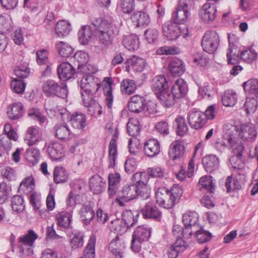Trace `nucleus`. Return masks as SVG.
<instances>
[{
  "label": "nucleus",
  "mask_w": 258,
  "mask_h": 258,
  "mask_svg": "<svg viewBox=\"0 0 258 258\" xmlns=\"http://www.w3.org/2000/svg\"><path fill=\"white\" fill-rule=\"evenodd\" d=\"M55 33L58 37L67 35L71 30L70 24L64 20L58 22L55 27Z\"/></svg>",
  "instance_id": "8fccbe9b"
},
{
  "label": "nucleus",
  "mask_w": 258,
  "mask_h": 258,
  "mask_svg": "<svg viewBox=\"0 0 258 258\" xmlns=\"http://www.w3.org/2000/svg\"><path fill=\"white\" fill-rule=\"evenodd\" d=\"M12 89L17 94L23 93L26 87V84L23 80L14 79L11 83Z\"/></svg>",
  "instance_id": "e2e57ef3"
},
{
  "label": "nucleus",
  "mask_w": 258,
  "mask_h": 258,
  "mask_svg": "<svg viewBox=\"0 0 258 258\" xmlns=\"http://www.w3.org/2000/svg\"><path fill=\"white\" fill-rule=\"evenodd\" d=\"M190 15L189 10L177 6L176 10L172 13V20L177 24L186 22Z\"/></svg>",
  "instance_id": "bb28decb"
},
{
  "label": "nucleus",
  "mask_w": 258,
  "mask_h": 258,
  "mask_svg": "<svg viewBox=\"0 0 258 258\" xmlns=\"http://www.w3.org/2000/svg\"><path fill=\"white\" fill-rule=\"evenodd\" d=\"M223 104L226 106H233L237 101V95L232 90L225 91L222 99Z\"/></svg>",
  "instance_id": "ea45409f"
},
{
  "label": "nucleus",
  "mask_w": 258,
  "mask_h": 258,
  "mask_svg": "<svg viewBox=\"0 0 258 258\" xmlns=\"http://www.w3.org/2000/svg\"><path fill=\"white\" fill-rule=\"evenodd\" d=\"M123 44L129 50H135L139 47V38L134 34L125 36L123 39Z\"/></svg>",
  "instance_id": "79ce46f5"
},
{
  "label": "nucleus",
  "mask_w": 258,
  "mask_h": 258,
  "mask_svg": "<svg viewBox=\"0 0 258 258\" xmlns=\"http://www.w3.org/2000/svg\"><path fill=\"white\" fill-rule=\"evenodd\" d=\"M91 24L100 43L105 47L111 44L113 37L118 33L117 28L108 20L101 17L93 18Z\"/></svg>",
  "instance_id": "7ed1b4c3"
},
{
  "label": "nucleus",
  "mask_w": 258,
  "mask_h": 258,
  "mask_svg": "<svg viewBox=\"0 0 258 258\" xmlns=\"http://www.w3.org/2000/svg\"><path fill=\"white\" fill-rule=\"evenodd\" d=\"M256 80H249L243 84L244 90L249 96L258 98V84Z\"/></svg>",
  "instance_id": "a18cd8bd"
},
{
  "label": "nucleus",
  "mask_w": 258,
  "mask_h": 258,
  "mask_svg": "<svg viewBox=\"0 0 258 258\" xmlns=\"http://www.w3.org/2000/svg\"><path fill=\"white\" fill-rule=\"evenodd\" d=\"M39 131L37 128L30 126L28 128L24 140L27 145L33 146L39 142Z\"/></svg>",
  "instance_id": "72a5a7b5"
},
{
  "label": "nucleus",
  "mask_w": 258,
  "mask_h": 258,
  "mask_svg": "<svg viewBox=\"0 0 258 258\" xmlns=\"http://www.w3.org/2000/svg\"><path fill=\"white\" fill-rule=\"evenodd\" d=\"M188 91L186 83L182 79H177L172 87L171 92L177 99L185 96Z\"/></svg>",
  "instance_id": "412c9836"
},
{
  "label": "nucleus",
  "mask_w": 258,
  "mask_h": 258,
  "mask_svg": "<svg viewBox=\"0 0 258 258\" xmlns=\"http://www.w3.org/2000/svg\"><path fill=\"white\" fill-rule=\"evenodd\" d=\"M83 244V235L80 232L75 233L71 239L70 244L74 249L82 247Z\"/></svg>",
  "instance_id": "338daca9"
},
{
  "label": "nucleus",
  "mask_w": 258,
  "mask_h": 258,
  "mask_svg": "<svg viewBox=\"0 0 258 258\" xmlns=\"http://www.w3.org/2000/svg\"><path fill=\"white\" fill-rule=\"evenodd\" d=\"M57 73L59 79L65 81L73 77L75 73V70L70 63L63 62L58 67Z\"/></svg>",
  "instance_id": "aec40b11"
},
{
  "label": "nucleus",
  "mask_w": 258,
  "mask_h": 258,
  "mask_svg": "<svg viewBox=\"0 0 258 258\" xmlns=\"http://www.w3.org/2000/svg\"><path fill=\"white\" fill-rule=\"evenodd\" d=\"M225 186L227 191L228 192L234 191L236 189H238L241 187L238 180L231 176H228L226 178L225 181Z\"/></svg>",
  "instance_id": "0e129e2a"
},
{
  "label": "nucleus",
  "mask_w": 258,
  "mask_h": 258,
  "mask_svg": "<svg viewBox=\"0 0 258 258\" xmlns=\"http://www.w3.org/2000/svg\"><path fill=\"white\" fill-rule=\"evenodd\" d=\"M168 69L174 76H180L185 71V66L183 62L180 59H174L168 64Z\"/></svg>",
  "instance_id": "473e14b6"
},
{
  "label": "nucleus",
  "mask_w": 258,
  "mask_h": 258,
  "mask_svg": "<svg viewBox=\"0 0 258 258\" xmlns=\"http://www.w3.org/2000/svg\"><path fill=\"white\" fill-rule=\"evenodd\" d=\"M12 207L13 211L19 213L22 212L24 208L23 198L20 196H14L11 200Z\"/></svg>",
  "instance_id": "13d9d810"
},
{
  "label": "nucleus",
  "mask_w": 258,
  "mask_h": 258,
  "mask_svg": "<svg viewBox=\"0 0 258 258\" xmlns=\"http://www.w3.org/2000/svg\"><path fill=\"white\" fill-rule=\"evenodd\" d=\"M126 127L127 133L130 136L134 137L139 134L140 127L138 120L130 119L127 123Z\"/></svg>",
  "instance_id": "4d7b16f0"
},
{
  "label": "nucleus",
  "mask_w": 258,
  "mask_h": 258,
  "mask_svg": "<svg viewBox=\"0 0 258 258\" xmlns=\"http://www.w3.org/2000/svg\"><path fill=\"white\" fill-rule=\"evenodd\" d=\"M80 215L83 223L88 225L94 217L95 213L90 206L83 205L80 210Z\"/></svg>",
  "instance_id": "e433bc0d"
},
{
  "label": "nucleus",
  "mask_w": 258,
  "mask_h": 258,
  "mask_svg": "<svg viewBox=\"0 0 258 258\" xmlns=\"http://www.w3.org/2000/svg\"><path fill=\"white\" fill-rule=\"evenodd\" d=\"M182 221L184 226H192L195 230L199 228L198 215L195 212H189L184 214L183 215Z\"/></svg>",
  "instance_id": "4c0bfd02"
},
{
  "label": "nucleus",
  "mask_w": 258,
  "mask_h": 258,
  "mask_svg": "<svg viewBox=\"0 0 258 258\" xmlns=\"http://www.w3.org/2000/svg\"><path fill=\"white\" fill-rule=\"evenodd\" d=\"M108 248L115 258H122L124 254L125 246L124 242L116 236L110 242Z\"/></svg>",
  "instance_id": "2eb2a0df"
},
{
  "label": "nucleus",
  "mask_w": 258,
  "mask_h": 258,
  "mask_svg": "<svg viewBox=\"0 0 258 258\" xmlns=\"http://www.w3.org/2000/svg\"><path fill=\"white\" fill-rule=\"evenodd\" d=\"M101 81L93 75H84L79 82L84 105L88 108L91 115L102 114L101 107L93 99V95L100 88Z\"/></svg>",
  "instance_id": "f03ea898"
},
{
  "label": "nucleus",
  "mask_w": 258,
  "mask_h": 258,
  "mask_svg": "<svg viewBox=\"0 0 258 258\" xmlns=\"http://www.w3.org/2000/svg\"><path fill=\"white\" fill-rule=\"evenodd\" d=\"M79 39L82 44H87L93 36V32L91 26H83L78 32Z\"/></svg>",
  "instance_id": "58836bf2"
},
{
  "label": "nucleus",
  "mask_w": 258,
  "mask_h": 258,
  "mask_svg": "<svg viewBox=\"0 0 258 258\" xmlns=\"http://www.w3.org/2000/svg\"><path fill=\"white\" fill-rule=\"evenodd\" d=\"M256 136L257 132L254 125L248 123L227 125L225 130L224 139L227 141L234 155L240 159L244 150V146L240 139L244 141L253 142Z\"/></svg>",
  "instance_id": "f257e3e1"
},
{
  "label": "nucleus",
  "mask_w": 258,
  "mask_h": 258,
  "mask_svg": "<svg viewBox=\"0 0 258 258\" xmlns=\"http://www.w3.org/2000/svg\"><path fill=\"white\" fill-rule=\"evenodd\" d=\"M69 179V174L66 169L61 166H57L53 171V181L56 184L66 182Z\"/></svg>",
  "instance_id": "c9c22d12"
},
{
  "label": "nucleus",
  "mask_w": 258,
  "mask_h": 258,
  "mask_svg": "<svg viewBox=\"0 0 258 258\" xmlns=\"http://www.w3.org/2000/svg\"><path fill=\"white\" fill-rule=\"evenodd\" d=\"M157 97L162 105L166 107L172 106L177 99L172 92H168V91H164L159 93L157 95Z\"/></svg>",
  "instance_id": "f704fd0d"
},
{
  "label": "nucleus",
  "mask_w": 258,
  "mask_h": 258,
  "mask_svg": "<svg viewBox=\"0 0 258 258\" xmlns=\"http://www.w3.org/2000/svg\"><path fill=\"white\" fill-rule=\"evenodd\" d=\"M25 158L32 165H36L38 162L40 158L39 150L34 148L27 149Z\"/></svg>",
  "instance_id": "603ef678"
},
{
  "label": "nucleus",
  "mask_w": 258,
  "mask_h": 258,
  "mask_svg": "<svg viewBox=\"0 0 258 258\" xmlns=\"http://www.w3.org/2000/svg\"><path fill=\"white\" fill-rule=\"evenodd\" d=\"M257 99L254 96L246 98L243 107L247 114H252L255 111L257 106Z\"/></svg>",
  "instance_id": "5fc2aeb1"
},
{
  "label": "nucleus",
  "mask_w": 258,
  "mask_h": 258,
  "mask_svg": "<svg viewBox=\"0 0 258 258\" xmlns=\"http://www.w3.org/2000/svg\"><path fill=\"white\" fill-rule=\"evenodd\" d=\"M220 42L219 37L215 31L207 32L203 36L202 46L204 51L211 53L218 48Z\"/></svg>",
  "instance_id": "9d476101"
},
{
  "label": "nucleus",
  "mask_w": 258,
  "mask_h": 258,
  "mask_svg": "<svg viewBox=\"0 0 258 258\" xmlns=\"http://www.w3.org/2000/svg\"><path fill=\"white\" fill-rule=\"evenodd\" d=\"M152 88L155 93L158 95L164 91H168L169 86L165 77L159 75L155 76L153 79Z\"/></svg>",
  "instance_id": "4be33fe9"
},
{
  "label": "nucleus",
  "mask_w": 258,
  "mask_h": 258,
  "mask_svg": "<svg viewBox=\"0 0 258 258\" xmlns=\"http://www.w3.org/2000/svg\"><path fill=\"white\" fill-rule=\"evenodd\" d=\"M118 131L116 128L111 139L109 145V168H113L115 164V161L117 155V144L116 140L118 137Z\"/></svg>",
  "instance_id": "6ab92c4d"
},
{
  "label": "nucleus",
  "mask_w": 258,
  "mask_h": 258,
  "mask_svg": "<svg viewBox=\"0 0 258 258\" xmlns=\"http://www.w3.org/2000/svg\"><path fill=\"white\" fill-rule=\"evenodd\" d=\"M187 120L191 127L196 130L201 128L206 123L204 113L198 110L189 111Z\"/></svg>",
  "instance_id": "9b49d317"
},
{
  "label": "nucleus",
  "mask_w": 258,
  "mask_h": 258,
  "mask_svg": "<svg viewBox=\"0 0 258 258\" xmlns=\"http://www.w3.org/2000/svg\"><path fill=\"white\" fill-rule=\"evenodd\" d=\"M36 61L39 65L45 64L48 62V52L47 50L42 49L37 51Z\"/></svg>",
  "instance_id": "774afa93"
},
{
  "label": "nucleus",
  "mask_w": 258,
  "mask_h": 258,
  "mask_svg": "<svg viewBox=\"0 0 258 258\" xmlns=\"http://www.w3.org/2000/svg\"><path fill=\"white\" fill-rule=\"evenodd\" d=\"M24 112V106L21 102L13 103L9 105L7 108V115L12 120L20 119L23 116Z\"/></svg>",
  "instance_id": "f3484780"
},
{
  "label": "nucleus",
  "mask_w": 258,
  "mask_h": 258,
  "mask_svg": "<svg viewBox=\"0 0 258 258\" xmlns=\"http://www.w3.org/2000/svg\"><path fill=\"white\" fill-rule=\"evenodd\" d=\"M109 227L111 231L119 235H122L125 233L128 229L123 221L119 219H115L112 220L110 222Z\"/></svg>",
  "instance_id": "a19ab883"
},
{
  "label": "nucleus",
  "mask_w": 258,
  "mask_h": 258,
  "mask_svg": "<svg viewBox=\"0 0 258 258\" xmlns=\"http://www.w3.org/2000/svg\"><path fill=\"white\" fill-rule=\"evenodd\" d=\"M125 70L129 72L132 69L135 72H142L146 67V61L141 57L133 55L125 62Z\"/></svg>",
  "instance_id": "4468645a"
},
{
  "label": "nucleus",
  "mask_w": 258,
  "mask_h": 258,
  "mask_svg": "<svg viewBox=\"0 0 258 258\" xmlns=\"http://www.w3.org/2000/svg\"><path fill=\"white\" fill-rule=\"evenodd\" d=\"M199 185L201 188H205L211 193L214 192L215 184L213 182L212 177L210 176L202 177L200 179Z\"/></svg>",
  "instance_id": "6e6d98bb"
},
{
  "label": "nucleus",
  "mask_w": 258,
  "mask_h": 258,
  "mask_svg": "<svg viewBox=\"0 0 258 258\" xmlns=\"http://www.w3.org/2000/svg\"><path fill=\"white\" fill-rule=\"evenodd\" d=\"M136 188L135 184H125L123 186L121 190L119 191L118 196L122 201L125 202H129L137 197Z\"/></svg>",
  "instance_id": "a211bd4d"
},
{
  "label": "nucleus",
  "mask_w": 258,
  "mask_h": 258,
  "mask_svg": "<svg viewBox=\"0 0 258 258\" xmlns=\"http://www.w3.org/2000/svg\"><path fill=\"white\" fill-rule=\"evenodd\" d=\"M42 88L44 93L48 96L55 95L64 99L68 94L67 87L65 83L57 82L53 80L44 81Z\"/></svg>",
  "instance_id": "39448f33"
},
{
  "label": "nucleus",
  "mask_w": 258,
  "mask_h": 258,
  "mask_svg": "<svg viewBox=\"0 0 258 258\" xmlns=\"http://www.w3.org/2000/svg\"><path fill=\"white\" fill-rule=\"evenodd\" d=\"M184 146L181 141H176L173 142L168 153L170 158L174 160L180 158L184 153Z\"/></svg>",
  "instance_id": "cd10ccee"
},
{
  "label": "nucleus",
  "mask_w": 258,
  "mask_h": 258,
  "mask_svg": "<svg viewBox=\"0 0 258 258\" xmlns=\"http://www.w3.org/2000/svg\"><path fill=\"white\" fill-rule=\"evenodd\" d=\"M151 234L150 228L144 225L139 226L134 231L131 240V248L137 253L139 252L142 246V244L149 239Z\"/></svg>",
  "instance_id": "0eeeda50"
},
{
  "label": "nucleus",
  "mask_w": 258,
  "mask_h": 258,
  "mask_svg": "<svg viewBox=\"0 0 258 258\" xmlns=\"http://www.w3.org/2000/svg\"><path fill=\"white\" fill-rule=\"evenodd\" d=\"M203 165L207 172L211 173L219 167V160L214 155H207L203 158Z\"/></svg>",
  "instance_id": "c85d7f7f"
},
{
  "label": "nucleus",
  "mask_w": 258,
  "mask_h": 258,
  "mask_svg": "<svg viewBox=\"0 0 258 258\" xmlns=\"http://www.w3.org/2000/svg\"><path fill=\"white\" fill-rule=\"evenodd\" d=\"M258 54L251 46L249 49L241 52L240 57L242 60L248 63H252L256 61Z\"/></svg>",
  "instance_id": "de8ad7c7"
},
{
  "label": "nucleus",
  "mask_w": 258,
  "mask_h": 258,
  "mask_svg": "<svg viewBox=\"0 0 258 258\" xmlns=\"http://www.w3.org/2000/svg\"><path fill=\"white\" fill-rule=\"evenodd\" d=\"M96 237L94 235L90 236L87 245L84 251L83 255L80 258H94L95 255Z\"/></svg>",
  "instance_id": "37998d69"
},
{
  "label": "nucleus",
  "mask_w": 258,
  "mask_h": 258,
  "mask_svg": "<svg viewBox=\"0 0 258 258\" xmlns=\"http://www.w3.org/2000/svg\"><path fill=\"white\" fill-rule=\"evenodd\" d=\"M73 213V209H69L58 213L56 216L58 225L64 229L69 228L72 221Z\"/></svg>",
  "instance_id": "5701e85b"
},
{
  "label": "nucleus",
  "mask_w": 258,
  "mask_h": 258,
  "mask_svg": "<svg viewBox=\"0 0 258 258\" xmlns=\"http://www.w3.org/2000/svg\"><path fill=\"white\" fill-rule=\"evenodd\" d=\"M147 183V182L135 184L137 196H141L144 199H147L150 196V191Z\"/></svg>",
  "instance_id": "69168bd1"
},
{
  "label": "nucleus",
  "mask_w": 258,
  "mask_h": 258,
  "mask_svg": "<svg viewBox=\"0 0 258 258\" xmlns=\"http://www.w3.org/2000/svg\"><path fill=\"white\" fill-rule=\"evenodd\" d=\"M142 214L145 219H152L159 221L162 218V213L153 203L149 202L141 210Z\"/></svg>",
  "instance_id": "ddd939ff"
},
{
  "label": "nucleus",
  "mask_w": 258,
  "mask_h": 258,
  "mask_svg": "<svg viewBox=\"0 0 258 258\" xmlns=\"http://www.w3.org/2000/svg\"><path fill=\"white\" fill-rule=\"evenodd\" d=\"M198 229L196 230V236L199 243H205L211 239L212 234L210 232L205 230L202 227H200L199 230Z\"/></svg>",
  "instance_id": "680f3d73"
},
{
  "label": "nucleus",
  "mask_w": 258,
  "mask_h": 258,
  "mask_svg": "<svg viewBox=\"0 0 258 258\" xmlns=\"http://www.w3.org/2000/svg\"><path fill=\"white\" fill-rule=\"evenodd\" d=\"M132 21L136 27L144 26L150 23V18L146 13L139 11L135 13L131 17Z\"/></svg>",
  "instance_id": "2f4dec72"
},
{
  "label": "nucleus",
  "mask_w": 258,
  "mask_h": 258,
  "mask_svg": "<svg viewBox=\"0 0 258 258\" xmlns=\"http://www.w3.org/2000/svg\"><path fill=\"white\" fill-rule=\"evenodd\" d=\"M70 120L74 128L84 130L86 126V116L81 112H77L72 114Z\"/></svg>",
  "instance_id": "7c9ffc66"
},
{
  "label": "nucleus",
  "mask_w": 258,
  "mask_h": 258,
  "mask_svg": "<svg viewBox=\"0 0 258 258\" xmlns=\"http://www.w3.org/2000/svg\"><path fill=\"white\" fill-rule=\"evenodd\" d=\"M182 193V188L177 184L173 185L170 190L159 188L156 192V201L160 206L170 209L178 202Z\"/></svg>",
  "instance_id": "20e7f679"
},
{
  "label": "nucleus",
  "mask_w": 258,
  "mask_h": 258,
  "mask_svg": "<svg viewBox=\"0 0 258 258\" xmlns=\"http://www.w3.org/2000/svg\"><path fill=\"white\" fill-rule=\"evenodd\" d=\"M174 22H169L163 27L164 35L171 41L176 40L180 36L186 38L189 35L187 27H181Z\"/></svg>",
  "instance_id": "6e6552de"
},
{
  "label": "nucleus",
  "mask_w": 258,
  "mask_h": 258,
  "mask_svg": "<svg viewBox=\"0 0 258 258\" xmlns=\"http://www.w3.org/2000/svg\"><path fill=\"white\" fill-rule=\"evenodd\" d=\"M128 108L132 112L142 113L146 116L151 113L147 107L146 99L139 95H135L131 98L128 103Z\"/></svg>",
  "instance_id": "1a4fd4ad"
},
{
  "label": "nucleus",
  "mask_w": 258,
  "mask_h": 258,
  "mask_svg": "<svg viewBox=\"0 0 258 258\" xmlns=\"http://www.w3.org/2000/svg\"><path fill=\"white\" fill-rule=\"evenodd\" d=\"M12 21L9 16H0V31L3 33L11 31L12 28Z\"/></svg>",
  "instance_id": "052dcab7"
},
{
  "label": "nucleus",
  "mask_w": 258,
  "mask_h": 258,
  "mask_svg": "<svg viewBox=\"0 0 258 258\" xmlns=\"http://www.w3.org/2000/svg\"><path fill=\"white\" fill-rule=\"evenodd\" d=\"M199 14L200 18L204 22H212L216 18V8L214 5L206 3L200 8Z\"/></svg>",
  "instance_id": "f8f14e48"
},
{
  "label": "nucleus",
  "mask_w": 258,
  "mask_h": 258,
  "mask_svg": "<svg viewBox=\"0 0 258 258\" xmlns=\"http://www.w3.org/2000/svg\"><path fill=\"white\" fill-rule=\"evenodd\" d=\"M144 150L145 155L147 156L154 157L157 155L160 151V144L156 140L149 139L145 142Z\"/></svg>",
  "instance_id": "b1692460"
},
{
  "label": "nucleus",
  "mask_w": 258,
  "mask_h": 258,
  "mask_svg": "<svg viewBox=\"0 0 258 258\" xmlns=\"http://www.w3.org/2000/svg\"><path fill=\"white\" fill-rule=\"evenodd\" d=\"M55 135L60 140H68L70 139L71 131L66 123H58L53 127Z\"/></svg>",
  "instance_id": "393cba45"
},
{
  "label": "nucleus",
  "mask_w": 258,
  "mask_h": 258,
  "mask_svg": "<svg viewBox=\"0 0 258 258\" xmlns=\"http://www.w3.org/2000/svg\"><path fill=\"white\" fill-rule=\"evenodd\" d=\"M113 81L112 79L109 77H105L103 81V90L104 95L105 96V104L108 109H111L113 96L112 94V86Z\"/></svg>",
  "instance_id": "dca6fc26"
},
{
  "label": "nucleus",
  "mask_w": 258,
  "mask_h": 258,
  "mask_svg": "<svg viewBox=\"0 0 258 258\" xmlns=\"http://www.w3.org/2000/svg\"><path fill=\"white\" fill-rule=\"evenodd\" d=\"M37 237V235L32 230L19 237L18 246L20 256L25 258L33 254L34 242Z\"/></svg>",
  "instance_id": "423d86ee"
},
{
  "label": "nucleus",
  "mask_w": 258,
  "mask_h": 258,
  "mask_svg": "<svg viewBox=\"0 0 258 258\" xmlns=\"http://www.w3.org/2000/svg\"><path fill=\"white\" fill-rule=\"evenodd\" d=\"M11 186L4 181L0 182V203H4L9 197Z\"/></svg>",
  "instance_id": "bf43d9fd"
},
{
  "label": "nucleus",
  "mask_w": 258,
  "mask_h": 258,
  "mask_svg": "<svg viewBox=\"0 0 258 258\" xmlns=\"http://www.w3.org/2000/svg\"><path fill=\"white\" fill-rule=\"evenodd\" d=\"M175 123L176 134L178 136L183 137L187 134L188 128L183 117L178 116L175 118Z\"/></svg>",
  "instance_id": "09e8293b"
},
{
  "label": "nucleus",
  "mask_w": 258,
  "mask_h": 258,
  "mask_svg": "<svg viewBox=\"0 0 258 258\" xmlns=\"http://www.w3.org/2000/svg\"><path fill=\"white\" fill-rule=\"evenodd\" d=\"M137 89L135 82L129 79H124L120 84L121 92L126 95H131L134 93Z\"/></svg>",
  "instance_id": "c03bdc74"
},
{
  "label": "nucleus",
  "mask_w": 258,
  "mask_h": 258,
  "mask_svg": "<svg viewBox=\"0 0 258 258\" xmlns=\"http://www.w3.org/2000/svg\"><path fill=\"white\" fill-rule=\"evenodd\" d=\"M47 152L50 158L58 160L64 156V149L62 145L58 142L50 144L47 148Z\"/></svg>",
  "instance_id": "a878e982"
},
{
  "label": "nucleus",
  "mask_w": 258,
  "mask_h": 258,
  "mask_svg": "<svg viewBox=\"0 0 258 258\" xmlns=\"http://www.w3.org/2000/svg\"><path fill=\"white\" fill-rule=\"evenodd\" d=\"M35 187V182L32 176L24 178L20 184L18 190L25 194L31 192Z\"/></svg>",
  "instance_id": "49530a36"
},
{
  "label": "nucleus",
  "mask_w": 258,
  "mask_h": 258,
  "mask_svg": "<svg viewBox=\"0 0 258 258\" xmlns=\"http://www.w3.org/2000/svg\"><path fill=\"white\" fill-rule=\"evenodd\" d=\"M58 52L62 57H68L73 53V48L68 43L59 41L56 44Z\"/></svg>",
  "instance_id": "3c124183"
},
{
  "label": "nucleus",
  "mask_w": 258,
  "mask_h": 258,
  "mask_svg": "<svg viewBox=\"0 0 258 258\" xmlns=\"http://www.w3.org/2000/svg\"><path fill=\"white\" fill-rule=\"evenodd\" d=\"M105 182L99 175L93 176L89 181V186L91 190L95 194L100 193L104 189Z\"/></svg>",
  "instance_id": "c756f323"
},
{
  "label": "nucleus",
  "mask_w": 258,
  "mask_h": 258,
  "mask_svg": "<svg viewBox=\"0 0 258 258\" xmlns=\"http://www.w3.org/2000/svg\"><path fill=\"white\" fill-rule=\"evenodd\" d=\"M138 216L136 214V216L134 215L133 213L131 210H125L123 212L122 214L123 222L127 226V228L132 227L137 222V217Z\"/></svg>",
  "instance_id": "864d4df0"
}]
</instances>
